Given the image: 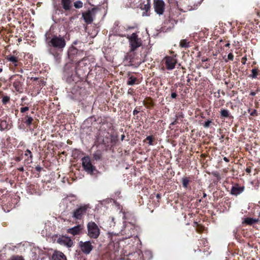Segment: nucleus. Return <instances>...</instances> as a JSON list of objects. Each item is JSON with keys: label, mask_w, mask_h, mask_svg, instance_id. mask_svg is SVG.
I'll list each match as a JSON object with an SVG mask.
<instances>
[{"label": "nucleus", "mask_w": 260, "mask_h": 260, "mask_svg": "<svg viewBox=\"0 0 260 260\" xmlns=\"http://www.w3.org/2000/svg\"><path fill=\"white\" fill-rule=\"evenodd\" d=\"M50 47L57 49H62L66 46V41L63 37L54 36L48 42Z\"/></svg>", "instance_id": "nucleus-1"}, {"label": "nucleus", "mask_w": 260, "mask_h": 260, "mask_svg": "<svg viewBox=\"0 0 260 260\" xmlns=\"http://www.w3.org/2000/svg\"><path fill=\"white\" fill-rule=\"evenodd\" d=\"M87 235L91 238L96 239L100 234V230L93 221L89 222L87 224Z\"/></svg>", "instance_id": "nucleus-2"}, {"label": "nucleus", "mask_w": 260, "mask_h": 260, "mask_svg": "<svg viewBox=\"0 0 260 260\" xmlns=\"http://www.w3.org/2000/svg\"><path fill=\"white\" fill-rule=\"evenodd\" d=\"M127 38L129 43L131 52L134 51L142 45L141 39L138 38V35L136 33H133L131 36H127Z\"/></svg>", "instance_id": "nucleus-3"}, {"label": "nucleus", "mask_w": 260, "mask_h": 260, "mask_svg": "<svg viewBox=\"0 0 260 260\" xmlns=\"http://www.w3.org/2000/svg\"><path fill=\"white\" fill-rule=\"evenodd\" d=\"M82 164L84 170L90 175L95 170V167L91 164L90 158L88 156L82 158Z\"/></svg>", "instance_id": "nucleus-4"}, {"label": "nucleus", "mask_w": 260, "mask_h": 260, "mask_svg": "<svg viewBox=\"0 0 260 260\" xmlns=\"http://www.w3.org/2000/svg\"><path fill=\"white\" fill-rule=\"evenodd\" d=\"M57 243L68 248L72 247L74 243L70 237L66 236H60L57 240Z\"/></svg>", "instance_id": "nucleus-5"}, {"label": "nucleus", "mask_w": 260, "mask_h": 260, "mask_svg": "<svg viewBox=\"0 0 260 260\" xmlns=\"http://www.w3.org/2000/svg\"><path fill=\"white\" fill-rule=\"evenodd\" d=\"M79 246L83 253L88 254L93 249V246L90 241H80Z\"/></svg>", "instance_id": "nucleus-6"}, {"label": "nucleus", "mask_w": 260, "mask_h": 260, "mask_svg": "<svg viewBox=\"0 0 260 260\" xmlns=\"http://www.w3.org/2000/svg\"><path fill=\"white\" fill-rule=\"evenodd\" d=\"M154 9L155 12L158 15H162L165 7V2L162 0H154Z\"/></svg>", "instance_id": "nucleus-7"}, {"label": "nucleus", "mask_w": 260, "mask_h": 260, "mask_svg": "<svg viewBox=\"0 0 260 260\" xmlns=\"http://www.w3.org/2000/svg\"><path fill=\"white\" fill-rule=\"evenodd\" d=\"M88 206L86 205L82 206L76 209L73 214V217L76 219H81L83 215L86 213Z\"/></svg>", "instance_id": "nucleus-8"}, {"label": "nucleus", "mask_w": 260, "mask_h": 260, "mask_svg": "<svg viewBox=\"0 0 260 260\" xmlns=\"http://www.w3.org/2000/svg\"><path fill=\"white\" fill-rule=\"evenodd\" d=\"M166 68L168 70H172L175 67L177 60L175 58L167 56L165 58Z\"/></svg>", "instance_id": "nucleus-9"}, {"label": "nucleus", "mask_w": 260, "mask_h": 260, "mask_svg": "<svg viewBox=\"0 0 260 260\" xmlns=\"http://www.w3.org/2000/svg\"><path fill=\"white\" fill-rule=\"evenodd\" d=\"M83 229V226L79 224L75 226L73 228H69L67 230V232L68 234H70L73 236L78 235L81 233V231Z\"/></svg>", "instance_id": "nucleus-10"}, {"label": "nucleus", "mask_w": 260, "mask_h": 260, "mask_svg": "<svg viewBox=\"0 0 260 260\" xmlns=\"http://www.w3.org/2000/svg\"><path fill=\"white\" fill-rule=\"evenodd\" d=\"M51 260H67V258L62 252L55 250L52 255Z\"/></svg>", "instance_id": "nucleus-11"}, {"label": "nucleus", "mask_w": 260, "mask_h": 260, "mask_svg": "<svg viewBox=\"0 0 260 260\" xmlns=\"http://www.w3.org/2000/svg\"><path fill=\"white\" fill-rule=\"evenodd\" d=\"M244 186H240L238 185L233 186L231 189V194L238 196L244 191Z\"/></svg>", "instance_id": "nucleus-12"}, {"label": "nucleus", "mask_w": 260, "mask_h": 260, "mask_svg": "<svg viewBox=\"0 0 260 260\" xmlns=\"http://www.w3.org/2000/svg\"><path fill=\"white\" fill-rule=\"evenodd\" d=\"M82 17L85 21L88 24L91 23L93 21L92 14L90 11L83 13Z\"/></svg>", "instance_id": "nucleus-13"}, {"label": "nucleus", "mask_w": 260, "mask_h": 260, "mask_svg": "<svg viewBox=\"0 0 260 260\" xmlns=\"http://www.w3.org/2000/svg\"><path fill=\"white\" fill-rule=\"evenodd\" d=\"M61 5L66 10H69L71 7V0H61Z\"/></svg>", "instance_id": "nucleus-14"}, {"label": "nucleus", "mask_w": 260, "mask_h": 260, "mask_svg": "<svg viewBox=\"0 0 260 260\" xmlns=\"http://www.w3.org/2000/svg\"><path fill=\"white\" fill-rule=\"evenodd\" d=\"M258 221L257 219L252 218H247L245 219L244 222L249 225H252V224L256 223Z\"/></svg>", "instance_id": "nucleus-15"}, {"label": "nucleus", "mask_w": 260, "mask_h": 260, "mask_svg": "<svg viewBox=\"0 0 260 260\" xmlns=\"http://www.w3.org/2000/svg\"><path fill=\"white\" fill-rule=\"evenodd\" d=\"M137 81V79L136 77H131L128 78L127 84L129 85H133Z\"/></svg>", "instance_id": "nucleus-16"}, {"label": "nucleus", "mask_w": 260, "mask_h": 260, "mask_svg": "<svg viewBox=\"0 0 260 260\" xmlns=\"http://www.w3.org/2000/svg\"><path fill=\"white\" fill-rule=\"evenodd\" d=\"M180 46L183 48H188L189 47L188 42L186 40H182L180 42Z\"/></svg>", "instance_id": "nucleus-17"}, {"label": "nucleus", "mask_w": 260, "mask_h": 260, "mask_svg": "<svg viewBox=\"0 0 260 260\" xmlns=\"http://www.w3.org/2000/svg\"><path fill=\"white\" fill-rule=\"evenodd\" d=\"M189 182V180L187 177H184L182 179V183L183 185V186L185 188H186Z\"/></svg>", "instance_id": "nucleus-18"}, {"label": "nucleus", "mask_w": 260, "mask_h": 260, "mask_svg": "<svg viewBox=\"0 0 260 260\" xmlns=\"http://www.w3.org/2000/svg\"><path fill=\"white\" fill-rule=\"evenodd\" d=\"M74 6L76 8L79 9L83 7V3L80 1H76L74 2Z\"/></svg>", "instance_id": "nucleus-19"}, {"label": "nucleus", "mask_w": 260, "mask_h": 260, "mask_svg": "<svg viewBox=\"0 0 260 260\" xmlns=\"http://www.w3.org/2000/svg\"><path fill=\"white\" fill-rule=\"evenodd\" d=\"M8 60L12 63L15 64V66H16V62H17L18 60L17 58L14 56H11L8 58Z\"/></svg>", "instance_id": "nucleus-20"}, {"label": "nucleus", "mask_w": 260, "mask_h": 260, "mask_svg": "<svg viewBox=\"0 0 260 260\" xmlns=\"http://www.w3.org/2000/svg\"><path fill=\"white\" fill-rule=\"evenodd\" d=\"M252 74L250 75V77L252 78H255L257 75V70L256 69H253L251 71Z\"/></svg>", "instance_id": "nucleus-21"}, {"label": "nucleus", "mask_w": 260, "mask_h": 260, "mask_svg": "<svg viewBox=\"0 0 260 260\" xmlns=\"http://www.w3.org/2000/svg\"><path fill=\"white\" fill-rule=\"evenodd\" d=\"M220 113L221 115L224 117H227L229 116V111L227 110H221Z\"/></svg>", "instance_id": "nucleus-22"}, {"label": "nucleus", "mask_w": 260, "mask_h": 260, "mask_svg": "<svg viewBox=\"0 0 260 260\" xmlns=\"http://www.w3.org/2000/svg\"><path fill=\"white\" fill-rule=\"evenodd\" d=\"M10 101V97L5 96L3 98L2 102L3 104H6Z\"/></svg>", "instance_id": "nucleus-23"}, {"label": "nucleus", "mask_w": 260, "mask_h": 260, "mask_svg": "<svg viewBox=\"0 0 260 260\" xmlns=\"http://www.w3.org/2000/svg\"><path fill=\"white\" fill-rule=\"evenodd\" d=\"M33 119L31 117H28L27 119L25 121V123L27 125H30Z\"/></svg>", "instance_id": "nucleus-24"}, {"label": "nucleus", "mask_w": 260, "mask_h": 260, "mask_svg": "<svg viewBox=\"0 0 260 260\" xmlns=\"http://www.w3.org/2000/svg\"><path fill=\"white\" fill-rule=\"evenodd\" d=\"M9 260H24L23 258L20 256H13Z\"/></svg>", "instance_id": "nucleus-25"}, {"label": "nucleus", "mask_w": 260, "mask_h": 260, "mask_svg": "<svg viewBox=\"0 0 260 260\" xmlns=\"http://www.w3.org/2000/svg\"><path fill=\"white\" fill-rule=\"evenodd\" d=\"M146 140H148L149 141V145H152V141H153V137L151 136H148L147 138H146Z\"/></svg>", "instance_id": "nucleus-26"}, {"label": "nucleus", "mask_w": 260, "mask_h": 260, "mask_svg": "<svg viewBox=\"0 0 260 260\" xmlns=\"http://www.w3.org/2000/svg\"><path fill=\"white\" fill-rule=\"evenodd\" d=\"M28 154H29V157L31 159L32 157V155L31 154V152L29 149H27L25 152V155L26 156H27Z\"/></svg>", "instance_id": "nucleus-27"}, {"label": "nucleus", "mask_w": 260, "mask_h": 260, "mask_svg": "<svg viewBox=\"0 0 260 260\" xmlns=\"http://www.w3.org/2000/svg\"><path fill=\"white\" fill-rule=\"evenodd\" d=\"M27 110H28V107H22L20 109V111L22 113H24V112H25V111H26Z\"/></svg>", "instance_id": "nucleus-28"}, {"label": "nucleus", "mask_w": 260, "mask_h": 260, "mask_svg": "<svg viewBox=\"0 0 260 260\" xmlns=\"http://www.w3.org/2000/svg\"><path fill=\"white\" fill-rule=\"evenodd\" d=\"M228 58L229 60H233L234 59V55L232 53H230L228 55Z\"/></svg>", "instance_id": "nucleus-29"}, {"label": "nucleus", "mask_w": 260, "mask_h": 260, "mask_svg": "<svg viewBox=\"0 0 260 260\" xmlns=\"http://www.w3.org/2000/svg\"><path fill=\"white\" fill-rule=\"evenodd\" d=\"M211 123V121L208 120V121H207L205 122L204 124V126L205 127H209L210 124Z\"/></svg>", "instance_id": "nucleus-30"}, {"label": "nucleus", "mask_w": 260, "mask_h": 260, "mask_svg": "<svg viewBox=\"0 0 260 260\" xmlns=\"http://www.w3.org/2000/svg\"><path fill=\"white\" fill-rule=\"evenodd\" d=\"M142 9L148 11L150 9V5H145L144 8Z\"/></svg>", "instance_id": "nucleus-31"}, {"label": "nucleus", "mask_w": 260, "mask_h": 260, "mask_svg": "<svg viewBox=\"0 0 260 260\" xmlns=\"http://www.w3.org/2000/svg\"><path fill=\"white\" fill-rule=\"evenodd\" d=\"M177 95L176 93H175V92H173V93H172V94H171V97H172V98H173V99L176 98V96H177Z\"/></svg>", "instance_id": "nucleus-32"}, {"label": "nucleus", "mask_w": 260, "mask_h": 260, "mask_svg": "<svg viewBox=\"0 0 260 260\" xmlns=\"http://www.w3.org/2000/svg\"><path fill=\"white\" fill-rule=\"evenodd\" d=\"M246 172L249 173L251 172V168L250 167L247 168L246 169Z\"/></svg>", "instance_id": "nucleus-33"}, {"label": "nucleus", "mask_w": 260, "mask_h": 260, "mask_svg": "<svg viewBox=\"0 0 260 260\" xmlns=\"http://www.w3.org/2000/svg\"><path fill=\"white\" fill-rule=\"evenodd\" d=\"M223 160H224V161H225L226 162H229V159H228V158L227 157H224L223 158Z\"/></svg>", "instance_id": "nucleus-34"}, {"label": "nucleus", "mask_w": 260, "mask_h": 260, "mask_svg": "<svg viewBox=\"0 0 260 260\" xmlns=\"http://www.w3.org/2000/svg\"><path fill=\"white\" fill-rule=\"evenodd\" d=\"M194 9H195V7H194L193 8H192V7H191L190 8H188L187 9V10H188V11H190V10H192Z\"/></svg>", "instance_id": "nucleus-35"}, {"label": "nucleus", "mask_w": 260, "mask_h": 260, "mask_svg": "<svg viewBox=\"0 0 260 260\" xmlns=\"http://www.w3.org/2000/svg\"><path fill=\"white\" fill-rule=\"evenodd\" d=\"M255 113H256V110H253V111L252 112H251V113H250V115H254V114H255Z\"/></svg>", "instance_id": "nucleus-36"}, {"label": "nucleus", "mask_w": 260, "mask_h": 260, "mask_svg": "<svg viewBox=\"0 0 260 260\" xmlns=\"http://www.w3.org/2000/svg\"><path fill=\"white\" fill-rule=\"evenodd\" d=\"M138 113V111L136 110H135L134 111H133V114L134 115H136V114H137Z\"/></svg>", "instance_id": "nucleus-37"}, {"label": "nucleus", "mask_w": 260, "mask_h": 260, "mask_svg": "<svg viewBox=\"0 0 260 260\" xmlns=\"http://www.w3.org/2000/svg\"><path fill=\"white\" fill-rule=\"evenodd\" d=\"M250 95H252V96H254L255 95V93L254 92H251L250 93Z\"/></svg>", "instance_id": "nucleus-38"}, {"label": "nucleus", "mask_w": 260, "mask_h": 260, "mask_svg": "<svg viewBox=\"0 0 260 260\" xmlns=\"http://www.w3.org/2000/svg\"><path fill=\"white\" fill-rule=\"evenodd\" d=\"M124 138H125V136L124 135H122L121 136V140H123L124 139Z\"/></svg>", "instance_id": "nucleus-39"}, {"label": "nucleus", "mask_w": 260, "mask_h": 260, "mask_svg": "<svg viewBox=\"0 0 260 260\" xmlns=\"http://www.w3.org/2000/svg\"><path fill=\"white\" fill-rule=\"evenodd\" d=\"M230 45V43H227L225 46V47H229Z\"/></svg>", "instance_id": "nucleus-40"}, {"label": "nucleus", "mask_w": 260, "mask_h": 260, "mask_svg": "<svg viewBox=\"0 0 260 260\" xmlns=\"http://www.w3.org/2000/svg\"><path fill=\"white\" fill-rule=\"evenodd\" d=\"M206 196H207V195H206V194L205 193H204V194H203V197H204V198H205V197H206Z\"/></svg>", "instance_id": "nucleus-41"}, {"label": "nucleus", "mask_w": 260, "mask_h": 260, "mask_svg": "<svg viewBox=\"0 0 260 260\" xmlns=\"http://www.w3.org/2000/svg\"><path fill=\"white\" fill-rule=\"evenodd\" d=\"M94 158H95V159H98V157H96V155H94Z\"/></svg>", "instance_id": "nucleus-42"}, {"label": "nucleus", "mask_w": 260, "mask_h": 260, "mask_svg": "<svg viewBox=\"0 0 260 260\" xmlns=\"http://www.w3.org/2000/svg\"><path fill=\"white\" fill-rule=\"evenodd\" d=\"M20 170L21 171H23V168H20Z\"/></svg>", "instance_id": "nucleus-43"}, {"label": "nucleus", "mask_w": 260, "mask_h": 260, "mask_svg": "<svg viewBox=\"0 0 260 260\" xmlns=\"http://www.w3.org/2000/svg\"><path fill=\"white\" fill-rule=\"evenodd\" d=\"M156 197L157 198H159L160 197L159 195L158 194H157Z\"/></svg>", "instance_id": "nucleus-44"}, {"label": "nucleus", "mask_w": 260, "mask_h": 260, "mask_svg": "<svg viewBox=\"0 0 260 260\" xmlns=\"http://www.w3.org/2000/svg\"><path fill=\"white\" fill-rule=\"evenodd\" d=\"M21 41V39H18V41H19V42H20Z\"/></svg>", "instance_id": "nucleus-45"}, {"label": "nucleus", "mask_w": 260, "mask_h": 260, "mask_svg": "<svg viewBox=\"0 0 260 260\" xmlns=\"http://www.w3.org/2000/svg\"><path fill=\"white\" fill-rule=\"evenodd\" d=\"M2 72V69H0V72Z\"/></svg>", "instance_id": "nucleus-46"}, {"label": "nucleus", "mask_w": 260, "mask_h": 260, "mask_svg": "<svg viewBox=\"0 0 260 260\" xmlns=\"http://www.w3.org/2000/svg\"><path fill=\"white\" fill-rule=\"evenodd\" d=\"M259 216L260 217V213H259Z\"/></svg>", "instance_id": "nucleus-47"}]
</instances>
